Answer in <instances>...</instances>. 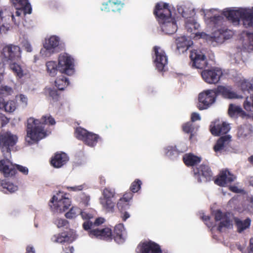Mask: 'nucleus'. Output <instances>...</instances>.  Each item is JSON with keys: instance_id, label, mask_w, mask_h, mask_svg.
Wrapping results in <instances>:
<instances>
[{"instance_id": "f257e3e1", "label": "nucleus", "mask_w": 253, "mask_h": 253, "mask_svg": "<svg viewBox=\"0 0 253 253\" xmlns=\"http://www.w3.org/2000/svg\"><path fill=\"white\" fill-rule=\"evenodd\" d=\"M56 122L54 119L49 114L42 116L41 120H30L28 121L27 128V137L30 141L35 142L45 137L47 135L44 129L45 125H54Z\"/></svg>"}, {"instance_id": "f03ea898", "label": "nucleus", "mask_w": 253, "mask_h": 253, "mask_svg": "<svg viewBox=\"0 0 253 253\" xmlns=\"http://www.w3.org/2000/svg\"><path fill=\"white\" fill-rule=\"evenodd\" d=\"M18 141V137L9 131L0 133V148L4 157L11 155V151Z\"/></svg>"}, {"instance_id": "7ed1b4c3", "label": "nucleus", "mask_w": 253, "mask_h": 253, "mask_svg": "<svg viewBox=\"0 0 253 253\" xmlns=\"http://www.w3.org/2000/svg\"><path fill=\"white\" fill-rule=\"evenodd\" d=\"M66 195L59 192L56 195L53 196L49 205L53 211L64 212L71 206V201L70 199L66 197Z\"/></svg>"}, {"instance_id": "20e7f679", "label": "nucleus", "mask_w": 253, "mask_h": 253, "mask_svg": "<svg viewBox=\"0 0 253 253\" xmlns=\"http://www.w3.org/2000/svg\"><path fill=\"white\" fill-rule=\"evenodd\" d=\"M58 70L63 74L69 76L73 75L75 72L74 59L68 54L63 53L58 57Z\"/></svg>"}, {"instance_id": "39448f33", "label": "nucleus", "mask_w": 253, "mask_h": 253, "mask_svg": "<svg viewBox=\"0 0 253 253\" xmlns=\"http://www.w3.org/2000/svg\"><path fill=\"white\" fill-rule=\"evenodd\" d=\"M75 134L77 139L83 141L85 144L90 147L95 146L100 139L98 135L89 132L81 127L76 128Z\"/></svg>"}, {"instance_id": "423d86ee", "label": "nucleus", "mask_w": 253, "mask_h": 253, "mask_svg": "<svg viewBox=\"0 0 253 253\" xmlns=\"http://www.w3.org/2000/svg\"><path fill=\"white\" fill-rule=\"evenodd\" d=\"M1 54L3 57V61L7 63L21 60V51L17 45L10 44L4 46Z\"/></svg>"}, {"instance_id": "0eeeda50", "label": "nucleus", "mask_w": 253, "mask_h": 253, "mask_svg": "<svg viewBox=\"0 0 253 253\" xmlns=\"http://www.w3.org/2000/svg\"><path fill=\"white\" fill-rule=\"evenodd\" d=\"M153 13L159 23L171 19V12L169 3L159 2L156 4Z\"/></svg>"}, {"instance_id": "6e6552de", "label": "nucleus", "mask_w": 253, "mask_h": 253, "mask_svg": "<svg viewBox=\"0 0 253 253\" xmlns=\"http://www.w3.org/2000/svg\"><path fill=\"white\" fill-rule=\"evenodd\" d=\"M190 58L193 68L204 70L209 64L206 56L200 50H192L190 52Z\"/></svg>"}, {"instance_id": "1a4fd4ad", "label": "nucleus", "mask_w": 253, "mask_h": 253, "mask_svg": "<svg viewBox=\"0 0 253 253\" xmlns=\"http://www.w3.org/2000/svg\"><path fill=\"white\" fill-rule=\"evenodd\" d=\"M216 97L214 89L200 93L199 94V103L197 106L198 109L202 110L208 108L215 102Z\"/></svg>"}, {"instance_id": "9d476101", "label": "nucleus", "mask_w": 253, "mask_h": 253, "mask_svg": "<svg viewBox=\"0 0 253 253\" xmlns=\"http://www.w3.org/2000/svg\"><path fill=\"white\" fill-rule=\"evenodd\" d=\"M201 76L204 81L209 84H216L219 81L222 75V71L217 68L203 70L201 72Z\"/></svg>"}, {"instance_id": "9b49d317", "label": "nucleus", "mask_w": 253, "mask_h": 253, "mask_svg": "<svg viewBox=\"0 0 253 253\" xmlns=\"http://www.w3.org/2000/svg\"><path fill=\"white\" fill-rule=\"evenodd\" d=\"M116 192L114 189L105 188L103 191V198L101 199V204L103 207L108 211H113L115 203L113 199L114 198Z\"/></svg>"}, {"instance_id": "f8f14e48", "label": "nucleus", "mask_w": 253, "mask_h": 253, "mask_svg": "<svg viewBox=\"0 0 253 253\" xmlns=\"http://www.w3.org/2000/svg\"><path fill=\"white\" fill-rule=\"evenodd\" d=\"M216 96L220 95L223 98L228 99L242 98L243 97L233 90L231 85H218L214 88Z\"/></svg>"}, {"instance_id": "ddd939ff", "label": "nucleus", "mask_w": 253, "mask_h": 253, "mask_svg": "<svg viewBox=\"0 0 253 253\" xmlns=\"http://www.w3.org/2000/svg\"><path fill=\"white\" fill-rule=\"evenodd\" d=\"M153 51L155 52L154 62L156 64V68L159 72H162L168 64V57L165 51L158 46H155L153 47Z\"/></svg>"}, {"instance_id": "4468645a", "label": "nucleus", "mask_w": 253, "mask_h": 253, "mask_svg": "<svg viewBox=\"0 0 253 253\" xmlns=\"http://www.w3.org/2000/svg\"><path fill=\"white\" fill-rule=\"evenodd\" d=\"M241 87L243 91L253 93V84L248 81L242 82ZM244 108L248 112H253V94L250 97H247L243 104Z\"/></svg>"}, {"instance_id": "2eb2a0df", "label": "nucleus", "mask_w": 253, "mask_h": 253, "mask_svg": "<svg viewBox=\"0 0 253 253\" xmlns=\"http://www.w3.org/2000/svg\"><path fill=\"white\" fill-rule=\"evenodd\" d=\"M230 127L228 124L225 122L216 120L212 122L210 125V131L214 136H219L226 134L230 130Z\"/></svg>"}, {"instance_id": "dca6fc26", "label": "nucleus", "mask_w": 253, "mask_h": 253, "mask_svg": "<svg viewBox=\"0 0 253 253\" xmlns=\"http://www.w3.org/2000/svg\"><path fill=\"white\" fill-rule=\"evenodd\" d=\"M0 172L5 177H12L16 174L15 164H13L8 159L0 161Z\"/></svg>"}, {"instance_id": "f3484780", "label": "nucleus", "mask_w": 253, "mask_h": 253, "mask_svg": "<svg viewBox=\"0 0 253 253\" xmlns=\"http://www.w3.org/2000/svg\"><path fill=\"white\" fill-rule=\"evenodd\" d=\"M235 179V176L228 170L224 169L220 171V173L214 179V183L220 186H225L226 184L231 183Z\"/></svg>"}, {"instance_id": "a211bd4d", "label": "nucleus", "mask_w": 253, "mask_h": 253, "mask_svg": "<svg viewBox=\"0 0 253 253\" xmlns=\"http://www.w3.org/2000/svg\"><path fill=\"white\" fill-rule=\"evenodd\" d=\"M69 160L68 156L64 152H56L50 159V164L54 168H61L68 163Z\"/></svg>"}, {"instance_id": "6ab92c4d", "label": "nucleus", "mask_w": 253, "mask_h": 253, "mask_svg": "<svg viewBox=\"0 0 253 253\" xmlns=\"http://www.w3.org/2000/svg\"><path fill=\"white\" fill-rule=\"evenodd\" d=\"M124 5V0H109L102 4L101 9L105 12H117L120 11Z\"/></svg>"}, {"instance_id": "aec40b11", "label": "nucleus", "mask_w": 253, "mask_h": 253, "mask_svg": "<svg viewBox=\"0 0 253 253\" xmlns=\"http://www.w3.org/2000/svg\"><path fill=\"white\" fill-rule=\"evenodd\" d=\"M139 247V253H163L160 245L151 241L142 243Z\"/></svg>"}, {"instance_id": "412c9836", "label": "nucleus", "mask_w": 253, "mask_h": 253, "mask_svg": "<svg viewBox=\"0 0 253 253\" xmlns=\"http://www.w3.org/2000/svg\"><path fill=\"white\" fill-rule=\"evenodd\" d=\"M89 235L90 237H95L100 239L111 240L112 239V232L109 228H104L101 229L98 228L89 230Z\"/></svg>"}, {"instance_id": "4be33fe9", "label": "nucleus", "mask_w": 253, "mask_h": 253, "mask_svg": "<svg viewBox=\"0 0 253 253\" xmlns=\"http://www.w3.org/2000/svg\"><path fill=\"white\" fill-rule=\"evenodd\" d=\"M200 25L192 17L186 19L185 21V28L187 32L194 34V37H199V38H204L206 34L204 32H196L199 28Z\"/></svg>"}, {"instance_id": "5701e85b", "label": "nucleus", "mask_w": 253, "mask_h": 253, "mask_svg": "<svg viewBox=\"0 0 253 253\" xmlns=\"http://www.w3.org/2000/svg\"><path fill=\"white\" fill-rule=\"evenodd\" d=\"M133 194L131 192H126L125 193L122 198H120L118 201L117 206L119 210L122 212L130 207V202L132 200Z\"/></svg>"}, {"instance_id": "b1692460", "label": "nucleus", "mask_w": 253, "mask_h": 253, "mask_svg": "<svg viewBox=\"0 0 253 253\" xmlns=\"http://www.w3.org/2000/svg\"><path fill=\"white\" fill-rule=\"evenodd\" d=\"M241 19L245 28H253V9H242Z\"/></svg>"}, {"instance_id": "393cba45", "label": "nucleus", "mask_w": 253, "mask_h": 253, "mask_svg": "<svg viewBox=\"0 0 253 253\" xmlns=\"http://www.w3.org/2000/svg\"><path fill=\"white\" fill-rule=\"evenodd\" d=\"M161 24L162 30L165 34L170 35L174 34L177 30V26L175 20L172 18L170 20L164 21Z\"/></svg>"}, {"instance_id": "a878e982", "label": "nucleus", "mask_w": 253, "mask_h": 253, "mask_svg": "<svg viewBox=\"0 0 253 253\" xmlns=\"http://www.w3.org/2000/svg\"><path fill=\"white\" fill-rule=\"evenodd\" d=\"M124 226L123 224L120 223L115 226L114 232L112 233V239L118 244L123 243L125 241Z\"/></svg>"}, {"instance_id": "bb28decb", "label": "nucleus", "mask_w": 253, "mask_h": 253, "mask_svg": "<svg viewBox=\"0 0 253 253\" xmlns=\"http://www.w3.org/2000/svg\"><path fill=\"white\" fill-rule=\"evenodd\" d=\"M234 221L237 227V231L239 233H241L244 230L249 228L251 223V220L249 218L242 220L238 217H234Z\"/></svg>"}, {"instance_id": "cd10ccee", "label": "nucleus", "mask_w": 253, "mask_h": 253, "mask_svg": "<svg viewBox=\"0 0 253 253\" xmlns=\"http://www.w3.org/2000/svg\"><path fill=\"white\" fill-rule=\"evenodd\" d=\"M242 9L227 10L223 12L224 15L233 23H238L241 17Z\"/></svg>"}, {"instance_id": "c85d7f7f", "label": "nucleus", "mask_w": 253, "mask_h": 253, "mask_svg": "<svg viewBox=\"0 0 253 253\" xmlns=\"http://www.w3.org/2000/svg\"><path fill=\"white\" fill-rule=\"evenodd\" d=\"M0 189L4 193H12L18 190V186L5 179L0 182Z\"/></svg>"}, {"instance_id": "c756f323", "label": "nucleus", "mask_w": 253, "mask_h": 253, "mask_svg": "<svg viewBox=\"0 0 253 253\" xmlns=\"http://www.w3.org/2000/svg\"><path fill=\"white\" fill-rule=\"evenodd\" d=\"M183 161L185 165L187 167L194 166L200 163L201 159L192 153L185 154L183 156Z\"/></svg>"}, {"instance_id": "7c9ffc66", "label": "nucleus", "mask_w": 253, "mask_h": 253, "mask_svg": "<svg viewBox=\"0 0 253 253\" xmlns=\"http://www.w3.org/2000/svg\"><path fill=\"white\" fill-rule=\"evenodd\" d=\"M59 43V38L55 36H51L45 41L44 47L50 53H53L55 48L57 47Z\"/></svg>"}, {"instance_id": "2f4dec72", "label": "nucleus", "mask_w": 253, "mask_h": 253, "mask_svg": "<svg viewBox=\"0 0 253 253\" xmlns=\"http://www.w3.org/2000/svg\"><path fill=\"white\" fill-rule=\"evenodd\" d=\"M19 61H13L7 63L9 69L12 71L14 75L19 79H21L24 76V71L21 66L19 64Z\"/></svg>"}, {"instance_id": "473e14b6", "label": "nucleus", "mask_w": 253, "mask_h": 253, "mask_svg": "<svg viewBox=\"0 0 253 253\" xmlns=\"http://www.w3.org/2000/svg\"><path fill=\"white\" fill-rule=\"evenodd\" d=\"M231 140L229 135H226L220 137L217 141L213 149L215 152H218L223 150L228 144Z\"/></svg>"}, {"instance_id": "72a5a7b5", "label": "nucleus", "mask_w": 253, "mask_h": 253, "mask_svg": "<svg viewBox=\"0 0 253 253\" xmlns=\"http://www.w3.org/2000/svg\"><path fill=\"white\" fill-rule=\"evenodd\" d=\"M104 221L105 219L103 218L98 217L95 219L93 222L90 220L85 221L83 224V227L85 230H91L92 229H94V228L95 227L102 224L104 222Z\"/></svg>"}, {"instance_id": "f704fd0d", "label": "nucleus", "mask_w": 253, "mask_h": 253, "mask_svg": "<svg viewBox=\"0 0 253 253\" xmlns=\"http://www.w3.org/2000/svg\"><path fill=\"white\" fill-rule=\"evenodd\" d=\"M0 109L7 112H12L16 109V104L13 101L5 102L3 98L0 97Z\"/></svg>"}, {"instance_id": "c9c22d12", "label": "nucleus", "mask_w": 253, "mask_h": 253, "mask_svg": "<svg viewBox=\"0 0 253 253\" xmlns=\"http://www.w3.org/2000/svg\"><path fill=\"white\" fill-rule=\"evenodd\" d=\"M197 173L198 175H201L205 178L207 180H210L212 177V172L210 167L205 165H201L197 169Z\"/></svg>"}, {"instance_id": "e433bc0d", "label": "nucleus", "mask_w": 253, "mask_h": 253, "mask_svg": "<svg viewBox=\"0 0 253 253\" xmlns=\"http://www.w3.org/2000/svg\"><path fill=\"white\" fill-rule=\"evenodd\" d=\"M52 240L55 243H64L71 242V237L67 232H64L54 235Z\"/></svg>"}, {"instance_id": "4c0bfd02", "label": "nucleus", "mask_w": 253, "mask_h": 253, "mask_svg": "<svg viewBox=\"0 0 253 253\" xmlns=\"http://www.w3.org/2000/svg\"><path fill=\"white\" fill-rule=\"evenodd\" d=\"M228 114L231 117L242 116L243 117L246 115V113L242 109L237 106L233 104H230L228 108Z\"/></svg>"}, {"instance_id": "58836bf2", "label": "nucleus", "mask_w": 253, "mask_h": 253, "mask_svg": "<svg viewBox=\"0 0 253 253\" xmlns=\"http://www.w3.org/2000/svg\"><path fill=\"white\" fill-rule=\"evenodd\" d=\"M46 69L47 73L51 77H55L58 70V65L55 61H49L46 62Z\"/></svg>"}, {"instance_id": "ea45409f", "label": "nucleus", "mask_w": 253, "mask_h": 253, "mask_svg": "<svg viewBox=\"0 0 253 253\" xmlns=\"http://www.w3.org/2000/svg\"><path fill=\"white\" fill-rule=\"evenodd\" d=\"M55 84L59 90H63L69 84V81L66 77L62 75L56 79Z\"/></svg>"}, {"instance_id": "a19ab883", "label": "nucleus", "mask_w": 253, "mask_h": 253, "mask_svg": "<svg viewBox=\"0 0 253 253\" xmlns=\"http://www.w3.org/2000/svg\"><path fill=\"white\" fill-rule=\"evenodd\" d=\"M181 153L176 147L168 146L165 149L166 156L171 159L177 158Z\"/></svg>"}, {"instance_id": "79ce46f5", "label": "nucleus", "mask_w": 253, "mask_h": 253, "mask_svg": "<svg viewBox=\"0 0 253 253\" xmlns=\"http://www.w3.org/2000/svg\"><path fill=\"white\" fill-rule=\"evenodd\" d=\"M176 43L177 45V49L180 50L182 49L183 51L188 48V41L186 36H182L178 37L176 39Z\"/></svg>"}, {"instance_id": "37998d69", "label": "nucleus", "mask_w": 253, "mask_h": 253, "mask_svg": "<svg viewBox=\"0 0 253 253\" xmlns=\"http://www.w3.org/2000/svg\"><path fill=\"white\" fill-rule=\"evenodd\" d=\"M251 133V129L246 126L243 125L238 127L237 135L239 138H244Z\"/></svg>"}, {"instance_id": "c03bdc74", "label": "nucleus", "mask_w": 253, "mask_h": 253, "mask_svg": "<svg viewBox=\"0 0 253 253\" xmlns=\"http://www.w3.org/2000/svg\"><path fill=\"white\" fill-rule=\"evenodd\" d=\"M81 209L77 207H73L69 211L66 213L65 216L67 218L72 219L80 214Z\"/></svg>"}, {"instance_id": "a18cd8bd", "label": "nucleus", "mask_w": 253, "mask_h": 253, "mask_svg": "<svg viewBox=\"0 0 253 253\" xmlns=\"http://www.w3.org/2000/svg\"><path fill=\"white\" fill-rule=\"evenodd\" d=\"M12 4L14 6L17 10L15 12V15L17 17L21 16L22 13H23L24 15H25L27 14H31L32 13V11L30 13H29V10L27 8H25V4H17V5H15V4Z\"/></svg>"}, {"instance_id": "49530a36", "label": "nucleus", "mask_w": 253, "mask_h": 253, "mask_svg": "<svg viewBox=\"0 0 253 253\" xmlns=\"http://www.w3.org/2000/svg\"><path fill=\"white\" fill-rule=\"evenodd\" d=\"M142 184L141 181L139 179H135L131 184L130 187V192L132 194L133 193L137 192L141 188Z\"/></svg>"}, {"instance_id": "de8ad7c7", "label": "nucleus", "mask_w": 253, "mask_h": 253, "mask_svg": "<svg viewBox=\"0 0 253 253\" xmlns=\"http://www.w3.org/2000/svg\"><path fill=\"white\" fill-rule=\"evenodd\" d=\"M12 4L17 5V4H25V8L29 10L28 12L30 13L32 11V6L29 2L28 0H10Z\"/></svg>"}, {"instance_id": "09e8293b", "label": "nucleus", "mask_w": 253, "mask_h": 253, "mask_svg": "<svg viewBox=\"0 0 253 253\" xmlns=\"http://www.w3.org/2000/svg\"><path fill=\"white\" fill-rule=\"evenodd\" d=\"M210 21L214 25L215 27H216L222 24L223 17L220 15H215L211 17Z\"/></svg>"}, {"instance_id": "8fccbe9b", "label": "nucleus", "mask_w": 253, "mask_h": 253, "mask_svg": "<svg viewBox=\"0 0 253 253\" xmlns=\"http://www.w3.org/2000/svg\"><path fill=\"white\" fill-rule=\"evenodd\" d=\"M222 220V221H220L217 227V230L219 232L221 231L223 227H228L230 225V219L227 215Z\"/></svg>"}, {"instance_id": "3c124183", "label": "nucleus", "mask_w": 253, "mask_h": 253, "mask_svg": "<svg viewBox=\"0 0 253 253\" xmlns=\"http://www.w3.org/2000/svg\"><path fill=\"white\" fill-rule=\"evenodd\" d=\"M227 215V213H223L220 210H218L214 211V219L216 221L221 220Z\"/></svg>"}, {"instance_id": "603ef678", "label": "nucleus", "mask_w": 253, "mask_h": 253, "mask_svg": "<svg viewBox=\"0 0 253 253\" xmlns=\"http://www.w3.org/2000/svg\"><path fill=\"white\" fill-rule=\"evenodd\" d=\"M182 129L185 133H191L194 130L192 123L189 122L184 124L182 126Z\"/></svg>"}, {"instance_id": "864d4df0", "label": "nucleus", "mask_w": 253, "mask_h": 253, "mask_svg": "<svg viewBox=\"0 0 253 253\" xmlns=\"http://www.w3.org/2000/svg\"><path fill=\"white\" fill-rule=\"evenodd\" d=\"M15 167H16V172L18 171L24 175H28L29 169L27 167L18 164H15Z\"/></svg>"}, {"instance_id": "5fc2aeb1", "label": "nucleus", "mask_w": 253, "mask_h": 253, "mask_svg": "<svg viewBox=\"0 0 253 253\" xmlns=\"http://www.w3.org/2000/svg\"><path fill=\"white\" fill-rule=\"evenodd\" d=\"M49 95L54 101H57L59 100L60 94L57 90L50 89L49 90Z\"/></svg>"}, {"instance_id": "6e6d98bb", "label": "nucleus", "mask_w": 253, "mask_h": 253, "mask_svg": "<svg viewBox=\"0 0 253 253\" xmlns=\"http://www.w3.org/2000/svg\"><path fill=\"white\" fill-rule=\"evenodd\" d=\"M55 224L58 228H61L67 225L68 221L65 219L57 218L55 220Z\"/></svg>"}, {"instance_id": "4d7b16f0", "label": "nucleus", "mask_w": 253, "mask_h": 253, "mask_svg": "<svg viewBox=\"0 0 253 253\" xmlns=\"http://www.w3.org/2000/svg\"><path fill=\"white\" fill-rule=\"evenodd\" d=\"M12 88L7 85H2L0 88V93L10 94L12 92Z\"/></svg>"}, {"instance_id": "13d9d810", "label": "nucleus", "mask_w": 253, "mask_h": 253, "mask_svg": "<svg viewBox=\"0 0 253 253\" xmlns=\"http://www.w3.org/2000/svg\"><path fill=\"white\" fill-rule=\"evenodd\" d=\"M80 214L81 215L82 217L84 219L86 220V221L90 220L91 219L93 218V214L87 211H82L81 210Z\"/></svg>"}, {"instance_id": "bf43d9fd", "label": "nucleus", "mask_w": 253, "mask_h": 253, "mask_svg": "<svg viewBox=\"0 0 253 253\" xmlns=\"http://www.w3.org/2000/svg\"><path fill=\"white\" fill-rule=\"evenodd\" d=\"M9 122V119L2 114L0 113V128L5 126Z\"/></svg>"}, {"instance_id": "052dcab7", "label": "nucleus", "mask_w": 253, "mask_h": 253, "mask_svg": "<svg viewBox=\"0 0 253 253\" xmlns=\"http://www.w3.org/2000/svg\"><path fill=\"white\" fill-rule=\"evenodd\" d=\"M66 188L69 190V191H81L83 189L84 187L83 185H78V186H75L73 187H67Z\"/></svg>"}, {"instance_id": "680f3d73", "label": "nucleus", "mask_w": 253, "mask_h": 253, "mask_svg": "<svg viewBox=\"0 0 253 253\" xmlns=\"http://www.w3.org/2000/svg\"><path fill=\"white\" fill-rule=\"evenodd\" d=\"M74 251L73 246H65L63 248V252L62 253H73Z\"/></svg>"}, {"instance_id": "e2e57ef3", "label": "nucleus", "mask_w": 253, "mask_h": 253, "mask_svg": "<svg viewBox=\"0 0 253 253\" xmlns=\"http://www.w3.org/2000/svg\"><path fill=\"white\" fill-rule=\"evenodd\" d=\"M200 120L201 117L198 113L194 112L191 114V121L192 123Z\"/></svg>"}, {"instance_id": "0e129e2a", "label": "nucleus", "mask_w": 253, "mask_h": 253, "mask_svg": "<svg viewBox=\"0 0 253 253\" xmlns=\"http://www.w3.org/2000/svg\"><path fill=\"white\" fill-rule=\"evenodd\" d=\"M246 35L249 39L250 45L252 47L253 50V33L247 32Z\"/></svg>"}, {"instance_id": "69168bd1", "label": "nucleus", "mask_w": 253, "mask_h": 253, "mask_svg": "<svg viewBox=\"0 0 253 253\" xmlns=\"http://www.w3.org/2000/svg\"><path fill=\"white\" fill-rule=\"evenodd\" d=\"M19 98L20 102H22L24 105H25V106H27L28 102L27 97L23 94H20Z\"/></svg>"}, {"instance_id": "338daca9", "label": "nucleus", "mask_w": 253, "mask_h": 253, "mask_svg": "<svg viewBox=\"0 0 253 253\" xmlns=\"http://www.w3.org/2000/svg\"><path fill=\"white\" fill-rule=\"evenodd\" d=\"M25 49L27 52H31L32 51V47L31 44L28 42H26L24 45Z\"/></svg>"}, {"instance_id": "774afa93", "label": "nucleus", "mask_w": 253, "mask_h": 253, "mask_svg": "<svg viewBox=\"0 0 253 253\" xmlns=\"http://www.w3.org/2000/svg\"><path fill=\"white\" fill-rule=\"evenodd\" d=\"M26 253H35V251L33 247L28 246L26 248Z\"/></svg>"}]
</instances>
